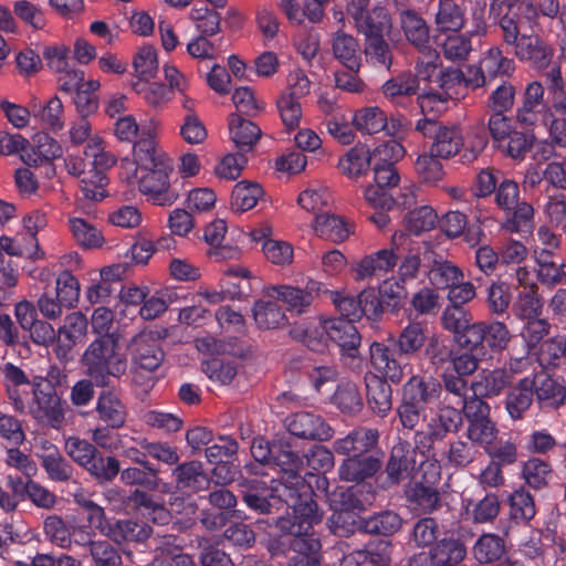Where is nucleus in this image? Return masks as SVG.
I'll return each mask as SVG.
<instances>
[{
  "label": "nucleus",
  "instance_id": "obj_43",
  "mask_svg": "<svg viewBox=\"0 0 566 566\" xmlns=\"http://www.w3.org/2000/svg\"><path fill=\"white\" fill-rule=\"evenodd\" d=\"M334 56L348 70L359 71L360 57L358 55L359 44L357 40L342 31L333 38Z\"/></svg>",
  "mask_w": 566,
  "mask_h": 566
},
{
  "label": "nucleus",
  "instance_id": "obj_9",
  "mask_svg": "<svg viewBox=\"0 0 566 566\" xmlns=\"http://www.w3.org/2000/svg\"><path fill=\"white\" fill-rule=\"evenodd\" d=\"M355 25L365 35L364 52L367 61L385 65L389 53V12L385 6H376L364 18H358Z\"/></svg>",
  "mask_w": 566,
  "mask_h": 566
},
{
  "label": "nucleus",
  "instance_id": "obj_46",
  "mask_svg": "<svg viewBox=\"0 0 566 566\" xmlns=\"http://www.w3.org/2000/svg\"><path fill=\"white\" fill-rule=\"evenodd\" d=\"M353 125L364 135H374L387 128V114L377 106L364 107L355 112Z\"/></svg>",
  "mask_w": 566,
  "mask_h": 566
},
{
  "label": "nucleus",
  "instance_id": "obj_51",
  "mask_svg": "<svg viewBox=\"0 0 566 566\" xmlns=\"http://www.w3.org/2000/svg\"><path fill=\"white\" fill-rule=\"evenodd\" d=\"M262 196L263 189L258 182L240 181L232 190L231 206L244 212L254 208Z\"/></svg>",
  "mask_w": 566,
  "mask_h": 566
},
{
  "label": "nucleus",
  "instance_id": "obj_7",
  "mask_svg": "<svg viewBox=\"0 0 566 566\" xmlns=\"http://www.w3.org/2000/svg\"><path fill=\"white\" fill-rule=\"evenodd\" d=\"M494 195L496 206L507 214L502 229L509 232H531L534 227V208L520 200L518 184L502 177Z\"/></svg>",
  "mask_w": 566,
  "mask_h": 566
},
{
  "label": "nucleus",
  "instance_id": "obj_39",
  "mask_svg": "<svg viewBox=\"0 0 566 566\" xmlns=\"http://www.w3.org/2000/svg\"><path fill=\"white\" fill-rule=\"evenodd\" d=\"M381 468V460L375 457H349L340 468L339 475L346 481H364L373 476Z\"/></svg>",
  "mask_w": 566,
  "mask_h": 566
},
{
  "label": "nucleus",
  "instance_id": "obj_16",
  "mask_svg": "<svg viewBox=\"0 0 566 566\" xmlns=\"http://www.w3.org/2000/svg\"><path fill=\"white\" fill-rule=\"evenodd\" d=\"M467 555L464 544L458 538H442L436 542L427 553L415 554L408 559V566H457Z\"/></svg>",
  "mask_w": 566,
  "mask_h": 566
},
{
  "label": "nucleus",
  "instance_id": "obj_2",
  "mask_svg": "<svg viewBox=\"0 0 566 566\" xmlns=\"http://www.w3.org/2000/svg\"><path fill=\"white\" fill-rule=\"evenodd\" d=\"M81 365L97 387H107L112 378L119 379L127 370V358L122 350L120 335L106 333L97 336L84 350Z\"/></svg>",
  "mask_w": 566,
  "mask_h": 566
},
{
  "label": "nucleus",
  "instance_id": "obj_38",
  "mask_svg": "<svg viewBox=\"0 0 566 566\" xmlns=\"http://www.w3.org/2000/svg\"><path fill=\"white\" fill-rule=\"evenodd\" d=\"M533 382L531 378L521 379L505 397V408L513 420H521L533 403Z\"/></svg>",
  "mask_w": 566,
  "mask_h": 566
},
{
  "label": "nucleus",
  "instance_id": "obj_33",
  "mask_svg": "<svg viewBox=\"0 0 566 566\" xmlns=\"http://www.w3.org/2000/svg\"><path fill=\"white\" fill-rule=\"evenodd\" d=\"M106 536L113 542L120 544L124 542L143 543L153 535V527L145 522L133 518L117 520L105 528Z\"/></svg>",
  "mask_w": 566,
  "mask_h": 566
},
{
  "label": "nucleus",
  "instance_id": "obj_19",
  "mask_svg": "<svg viewBox=\"0 0 566 566\" xmlns=\"http://www.w3.org/2000/svg\"><path fill=\"white\" fill-rule=\"evenodd\" d=\"M127 348L132 363L140 370L154 373L164 360V352L153 333L142 332L135 335Z\"/></svg>",
  "mask_w": 566,
  "mask_h": 566
},
{
  "label": "nucleus",
  "instance_id": "obj_27",
  "mask_svg": "<svg viewBox=\"0 0 566 566\" xmlns=\"http://www.w3.org/2000/svg\"><path fill=\"white\" fill-rule=\"evenodd\" d=\"M533 394L543 409H557L565 403L566 386L563 380L541 373L531 378Z\"/></svg>",
  "mask_w": 566,
  "mask_h": 566
},
{
  "label": "nucleus",
  "instance_id": "obj_4",
  "mask_svg": "<svg viewBox=\"0 0 566 566\" xmlns=\"http://www.w3.org/2000/svg\"><path fill=\"white\" fill-rule=\"evenodd\" d=\"M239 493L244 504L259 514H271L272 509L280 503H285L287 509L292 510V520H297L301 514L312 513V509L317 504H308L295 496L289 486L281 485L275 480L271 485L259 479H242L239 482Z\"/></svg>",
  "mask_w": 566,
  "mask_h": 566
},
{
  "label": "nucleus",
  "instance_id": "obj_22",
  "mask_svg": "<svg viewBox=\"0 0 566 566\" xmlns=\"http://www.w3.org/2000/svg\"><path fill=\"white\" fill-rule=\"evenodd\" d=\"M464 82L465 76L461 70L453 67L441 70L437 75L436 83L442 92H428L422 95L420 104L422 112L426 113L427 109H433L434 105H437L438 112L442 111L446 102L449 98H453L454 94H458L453 90L457 86H462Z\"/></svg>",
  "mask_w": 566,
  "mask_h": 566
},
{
  "label": "nucleus",
  "instance_id": "obj_64",
  "mask_svg": "<svg viewBox=\"0 0 566 566\" xmlns=\"http://www.w3.org/2000/svg\"><path fill=\"white\" fill-rule=\"evenodd\" d=\"M239 443L229 436H218L212 444L205 449V455L209 463L230 460L237 455Z\"/></svg>",
  "mask_w": 566,
  "mask_h": 566
},
{
  "label": "nucleus",
  "instance_id": "obj_59",
  "mask_svg": "<svg viewBox=\"0 0 566 566\" xmlns=\"http://www.w3.org/2000/svg\"><path fill=\"white\" fill-rule=\"evenodd\" d=\"M472 319L473 317L469 310L454 305H448L440 316L442 328L451 333L453 339L463 332Z\"/></svg>",
  "mask_w": 566,
  "mask_h": 566
},
{
  "label": "nucleus",
  "instance_id": "obj_18",
  "mask_svg": "<svg viewBox=\"0 0 566 566\" xmlns=\"http://www.w3.org/2000/svg\"><path fill=\"white\" fill-rule=\"evenodd\" d=\"M27 408L32 418L44 426L57 428L64 419L62 400L52 387L48 390L38 387Z\"/></svg>",
  "mask_w": 566,
  "mask_h": 566
},
{
  "label": "nucleus",
  "instance_id": "obj_15",
  "mask_svg": "<svg viewBox=\"0 0 566 566\" xmlns=\"http://www.w3.org/2000/svg\"><path fill=\"white\" fill-rule=\"evenodd\" d=\"M491 408L482 399L472 398L464 418L467 419V438L473 443L483 446V449L494 441L499 430L490 417Z\"/></svg>",
  "mask_w": 566,
  "mask_h": 566
},
{
  "label": "nucleus",
  "instance_id": "obj_8",
  "mask_svg": "<svg viewBox=\"0 0 566 566\" xmlns=\"http://www.w3.org/2000/svg\"><path fill=\"white\" fill-rule=\"evenodd\" d=\"M272 459L269 465L280 469V476L275 480L281 485L289 486V490L298 496L301 501L308 504H317L313 499V490L300 474L303 467V458L292 449L290 442L284 440L274 441Z\"/></svg>",
  "mask_w": 566,
  "mask_h": 566
},
{
  "label": "nucleus",
  "instance_id": "obj_42",
  "mask_svg": "<svg viewBox=\"0 0 566 566\" xmlns=\"http://www.w3.org/2000/svg\"><path fill=\"white\" fill-rule=\"evenodd\" d=\"M90 476L99 485L112 483L120 472L118 459L104 455L98 449L84 468Z\"/></svg>",
  "mask_w": 566,
  "mask_h": 566
},
{
  "label": "nucleus",
  "instance_id": "obj_57",
  "mask_svg": "<svg viewBox=\"0 0 566 566\" xmlns=\"http://www.w3.org/2000/svg\"><path fill=\"white\" fill-rule=\"evenodd\" d=\"M107 185V177L101 169H92L87 175L83 176L80 180V189L83 193V199L97 202L103 200L107 192L105 186Z\"/></svg>",
  "mask_w": 566,
  "mask_h": 566
},
{
  "label": "nucleus",
  "instance_id": "obj_11",
  "mask_svg": "<svg viewBox=\"0 0 566 566\" xmlns=\"http://www.w3.org/2000/svg\"><path fill=\"white\" fill-rule=\"evenodd\" d=\"M488 126L497 149L512 159H524L534 145V134L515 129L506 116L492 114Z\"/></svg>",
  "mask_w": 566,
  "mask_h": 566
},
{
  "label": "nucleus",
  "instance_id": "obj_30",
  "mask_svg": "<svg viewBox=\"0 0 566 566\" xmlns=\"http://www.w3.org/2000/svg\"><path fill=\"white\" fill-rule=\"evenodd\" d=\"M441 384L433 377L412 376L402 387V399L421 408L440 399Z\"/></svg>",
  "mask_w": 566,
  "mask_h": 566
},
{
  "label": "nucleus",
  "instance_id": "obj_3",
  "mask_svg": "<svg viewBox=\"0 0 566 566\" xmlns=\"http://www.w3.org/2000/svg\"><path fill=\"white\" fill-rule=\"evenodd\" d=\"M322 520V513L318 505L311 512L301 514L297 520L291 517H279L276 520L277 528L287 536L289 548L294 553L286 563V566H322L319 555L322 545L314 532V525Z\"/></svg>",
  "mask_w": 566,
  "mask_h": 566
},
{
  "label": "nucleus",
  "instance_id": "obj_14",
  "mask_svg": "<svg viewBox=\"0 0 566 566\" xmlns=\"http://www.w3.org/2000/svg\"><path fill=\"white\" fill-rule=\"evenodd\" d=\"M147 174L139 181V190L148 200L160 207H169L178 199V191L170 186L169 174L172 172L170 160L158 163L154 168H145Z\"/></svg>",
  "mask_w": 566,
  "mask_h": 566
},
{
  "label": "nucleus",
  "instance_id": "obj_41",
  "mask_svg": "<svg viewBox=\"0 0 566 566\" xmlns=\"http://www.w3.org/2000/svg\"><path fill=\"white\" fill-rule=\"evenodd\" d=\"M480 455L479 448L471 440L457 439L449 442L448 449L442 453L444 465L463 469L469 467Z\"/></svg>",
  "mask_w": 566,
  "mask_h": 566
},
{
  "label": "nucleus",
  "instance_id": "obj_29",
  "mask_svg": "<svg viewBox=\"0 0 566 566\" xmlns=\"http://www.w3.org/2000/svg\"><path fill=\"white\" fill-rule=\"evenodd\" d=\"M511 382L512 375L506 369H483L471 382L470 388L473 391L472 398L483 400V398L497 397L506 387L511 385Z\"/></svg>",
  "mask_w": 566,
  "mask_h": 566
},
{
  "label": "nucleus",
  "instance_id": "obj_28",
  "mask_svg": "<svg viewBox=\"0 0 566 566\" xmlns=\"http://www.w3.org/2000/svg\"><path fill=\"white\" fill-rule=\"evenodd\" d=\"M505 542L496 534H482L472 548L474 559L479 565H489L497 563V566H520L516 562L503 559L505 556Z\"/></svg>",
  "mask_w": 566,
  "mask_h": 566
},
{
  "label": "nucleus",
  "instance_id": "obj_62",
  "mask_svg": "<svg viewBox=\"0 0 566 566\" xmlns=\"http://www.w3.org/2000/svg\"><path fill=\"white\" fill-rule=\"evenodd\" d=\"M535 260L538 264V277L542 283L554 286L558 281L559 258L548 249L535 250Z\"/></svg>",
  "mask_w": 566,
  "mask_h": 566
},
{
  "label": "nucleus",
  "instance_id": "obj_23",
  "mask_svg": "<svg viewBox=\"0 0 566 566\" xmlns=\"http://www.w3.org/2000/svg\"><path fill=\"white\" fill-rule=\"evenodd\" d=\"M307 290H302L291 285H271L265 289V295L269 298L281 301L287 305L289 311L303 313L313 302V293L321 292V283L310 282Z\"/></svg>",
  "mask_w": 566,
  "mask_h": 566
},
{
  "label": "nucleus",
  "instance_id": "obj_47",
  "mask_svg": "<svg viewBox=\"0 0 566 566\" xmlns=\"http://www.w3.org/2000/svg\"><path fill=\"white\" fill-rule=\"evenodd\" d=\"M516 316L525 319L539 316L543 311V301L538 294V286L535 283L524 285L518 292L516 301L513 305Z\"/></svg>",
  "mask_w": 566,
  "mask_h": 566
},
{
  "label": "nucleus",
  "instance_id": "obj_60",
  "mask_svg": "<svg viewBox=\"0 0 566 566\" xmlns=\"http://www.w3.org/2000/svg\"><path fill=\"white\" fill-rule=\"evenodd\" d=\"M71 231L75 241L85 249L99 248L104 238L102 232L84 219L74 218L70 220Z\"/></svg>",
  "mask_w": 566,
  "mask_h": 566
},
{
  "label": "nucleus",
  "instance_id": "obj_55",
  "mask_svg": "<svg viewBox=\"0 0 566 566\" xmlns=\"http://www.w3.org/2000/svg\"><path fill=\"white\" fill-rule=\"evenodd\" d=\"M363 489L361 484L345 490L339 489L331 497L332 510L363 512L365 510V501L361 499Z\"/></svg>",
  "mask_w": 566,
  "mask_h": 566
},
{
  "label": "nucleus",
  "instance_id": "obj_12",
  "mask_svg": "<svg viewBox=\"0 0 566 566\" xmlns=\"http://www.w3.org/2000/svg\"><path fill=\"white\" fill-rule=\"evenodd\" d=\"M419 56L416 60V75L401 73L391 78V97L398 95H412L418 87V80L436 82L441 64L439 52L431 45L417 49Z\"/></svg>",
  "mask_w": 566,
  "mask_h": 566
},
{
  "label": "nucleus",
  "instance_id": "obj_25",
  "mask_svg": "<svg viewBox=\"0 0 566 566\" xmlns=\"http://www.w3.org/2000/svg\"><path fill=\"white\" fill-rule=\"evenodd\" d=\"M463 411L455 406L441 405L436 417L428 423V448L434 442H440L449 433H458L463 426Z\"/></svg>",
  "mask_w": 566,
  "mask_h": 566
},
{
  "label": "nucleus",
  "instance_id": "obj_52",
  "mask_svg": "<svg viewBox=\"0 0 566 566\" xmlns=\"http://www.w3.org/2000/svg\"><path fill=\"white\" fill-rule=\"evenodd\" d=\"M510 517L515 523H526L531 521L535 514L534 499L530 492L518 489L510 495Z\"/></svg>",
  "mask_w": 566,
  "mask_h": 566
},
{
  "label": "nucleus",
  "instance_id": "obj_53",
  "mask_svg": "<svg viewBox=\"0 0 566 566\" xmlns=\"http://www.w3.org/2000/svg\"><path fill=\"white\" fill-rule=\"evenodd\" d=\"M420 258L418 255H408L406 256L398 268V279L396 281V286L398 291L394 293L391 291V307H397L402 304V301L407 297V291L402 286L406 282L413 280L420 268Z\"/></svg>",
  "mask_w": 566,
  "mask_h": 566
},
{
  "label": "nucleus",
  "instance_id": "obj_26",
  "mask_svg": "<svg viewBox=\"0 0 566 566\" xmlns=\"http://www.w3.org/2000/svg\"><path fill=\"white\" fill-rule=\"evenodd\" d=\"M129 502L143 516L155 525L166 526L172 522V513L165 502L142 489L130 492Z\"/></svg>",
  "mask_w": 566,
  "mask_h": 566
},
{
  "label": "nucleus",
  "instance_id": "obj_44",
  "mask_svg": "<svg viewBox=\"0 0 566 566\" xmlns=\"http://www.w3.org/2000/svg\"><path fill=\"white\" fill-rule=\"evenodd\" d=\"M133 154L138 167L154 168L158 163L169 160L163 153L156 148V144L150 133L143 130L138 140L133 142Z\"/></svg>",
  "mask_w": 566,
  "mask_h": 566
},
{
  "label": "nucleus",
  "instance_id": "obj_50",
  "mask_svg": "<svg viewBox=\"0 0 566 566\" xmlns=\"http://www.w3.org/2000/svg\"><path fill=\"white\" fill-rule=\"evenodd\" d=\"M84 546L92 558L93 566H120L119 549L107 539L88 541Z\"/></svg>",
  "mask_w": 566,
  "mask_h": 566
},
{
  "label": "nucleus",
  "instance_id": "obj_17",
  "mask_svg": "<svg viewBox=\"0 0 566 566\" xmlns=\"http://www.w3.org/2000/svg\"><path fill=\"white\" fill-rule=\"evenodd\" d=\"M17 322L23 331L29 332L31 340L39 346L54 344L56 332L46 321L38 318L35 305L27 300L20 301L14 306Z\"/></svg>",
  "mask_w": 566,
  "mask_h": 566
},
{
  "label": "nucleus",
  "instance_id": "obj_58",
  "mask_svg": "<svg viewBox=\"0 0 566 566\" xmlns=\"http://www.w3.org/2000/svg\"><path fill=\"white\" fill-rule=\"evenodd\" d=\"M333 402L345 413H356L363 408V398L354 382L339 385L333 396Z\"/></svg>",
  "mask_w": 566,
  "mask_h": 566
},
{
  "label": "nucleus",
  "instance_id": "obj_31",
  "mask_svg": "<svg viewBox=\"0 0 566 566\" xmlns=\"http://www.w3.org/2000/svg\"><path fill=\"white\" fill-rule=\"evenodd\" d=\"M95 411L98 420L111 429H119L125 424L127 409L114 391L103 390L99 392Z\"/></svg>",
  "mask_w": 566,
  "mask_h": 566
},
{
  "label": "nucleus",
  "instance_id": "obj_34",
  "mask_svg": "<svg viewBox=\"0 0 566 566\" xmlns=\"http://www.w3.org/2000/svg\"><path fill=\"white\" fill-rule=\"evenodd\" d=\"M396 11L399 13L400 28L407 41L416 49L428 46L429 28L426 21L411 9H405L396 1Z\"/></svg>",
  "mask_w": 566,
  "mask_h": 566
},
{
  "label": "nucleus",
  "instance_id": "obj_45",
  "mask_svg": "<svg viewBox=\"0 0 566 566\" xmlns=\"http://www.w3.org/2000/svg\"><path fill=\"white\" fill-rule=\"evenodd\" d=\"M275 301L259 300L254 303L252 313L259 328L272 329L285 324L286 316Z\"/></svg>",
  "mask_w": 566,
  "mask_h": 566
},
{
  "label": "nucleus",
  "instance_id": "obj_24",
  "mask_svg": "<svg viewBox=\"0 0 566 566\" xmlns=\"http://www.w3.org/2000/svg\"><path fill=\"white\" fill-rule=\"evenodd\" d=\"M171 471L175 488L180 492L195 494L209 486L210 479L205 472L203 463L198 460L185 461L175 464Z\"/></svg>",
  "mask_w": 566,
  "mask_h": 566
},
{
  "label": "nucleus",
  "instance_id": "obj_32",
  "mask_svg": "<svg viewBox=\"0 0 566 566\" xmlns=\"http://www.w3.org/2000/svg\"><path fill=\"white\" fill-rule=\"evenodd\" d=\"M355 280L364 281L376 277L381 283L378 286L387 287V273L389 272V249H381L363 258L354 268Z\"/></svg>",
  "mask_w": 566,
  "mask_h": 566
},
{
  "label": "nucleus",
  "instance_id": "obj_40",
  "mask_svg": "<svg viewBox=\"0 0 566 566\" xmlns=\"http://www.w3.org/2000/svg\"><path fill=\"white\" fill-rule=\"evenodd\" d=\"M442 390L444 396L441 400V405L455 406L460 410L468 411L472 397H468V380L454 374L444 373L442 375Z\"/></svg>",
  "mask_w": 566,
  "mask_h": 566
},
{
  "label": "nucleus",
  "instance_id": "obj_21",
  "mask_svg": "<svg viewBox=\"0 0 566 566\" xmlns=\"http://www.w3.org/2000/svg\"><path fill=\"white\" fill-rule=\"evenodd\" d=\"M287 431L301 439L327 441L333 438V428L319 416L308 411L295 412L285 420Z\"/></svg>",
  "mask_w": 566,
  "mask_h": 566
},
{
  "label": "nucleus",
  "instance_id": "obj_13",
  "mask_svg": "<svg viewBox=\"0 0 566 566\" xmlns=\"http://www.w3.org/2000/svg\"><path fill=\"white\" fill-rule=\"evenodd\" d=\"M416 129L433 140L430 151L443 159L453 157L463 146L462 134L457 126H446L433 118L424 117L417 123Z\"/></svg>",
  "mask_w": 566,
  "mask_h": 566
},
{
  "label": "nucleus",
  "instance_id": "obj_5",
  "mask_svg": "<svg viewBox=\"0 0 566 566\" xmlns=\"http://www.w3.org/2000/svg\"><path fill=\"white\" fill-rule=\"evenodd\" d=\"M389 347L380 342L369 346V369L365 375L367 400L371 410L380 417L389 412Z\"/></svg>",
  "mask_w": 566,
  "mask_h": 566
},
{
  "label": "nucleus",
  "instance_id": "obj_6",
  "mask_svg": "<svg viewBox=\"0 0 566 566\" xmlns=\"http://www.w3.org/2000/svg\"><path fill=\"white\" fill-rule=\"evenodd\" d=\"M331 298L339 317L350 322H358L364 315L375 321L384 313L385 305L389 304V293L385 286H370L357 296L331 292Z\"/></svg>",
  "mask_w": 566,
  "mask_h": 566
},
{
  "label": "nucleus",
  "instance_id": "obj_49",
  "mask_svg": "<svg viewBox=\"0 0 566 566\" xmlns=\"http://www.w3.org/2000/svg\"><path fill=\"white\" fill-rule=\"evenodd\" d=\"M41 465L48 478L54 482H69L73 475L72 464L54 449L40 455Z\"/></svg>",
  "mask_w": 566,
  "mask_h": 566
},
{
  "label": "nucleus",
  "instance_id": "obj_48",
  "mask_svg": "<svg viewBox=\"0 0 566 566\" xmlns=\"http://www.w3.org/2000/svg\"><path fill=\"white\" fill-rule=\"evenodd\" d=\"M464 12L453 0H440L436 24L441 32H458L464 25Z\"/></svg>",
  "mask_w": 566,
  "mask_h": 566
},
{
  "label": "nucleus",
  "instance_id": "obj_35",
  "mask_svg": "<svg viewBox=\"0 0 566 566\" xmlns=\"http://www.w3.org/2000/svg\"><path fill=\"white\" fill-rule=\"evenodd\" d=\"M229 130L231 140L238 150L243 154L253 149L262 134L256 124L243 118L239 114L230 115Z\"/></svg>",
  "mask_w": 566,
  "mask_h": 566
},
{
  "label": "nucleus",
  "instance_id": "obj_20",
  "mask_svg": "<svg viewBox=\"0 0 566 566\" xmlns=\"http://www.w3.org/2000/svg\"><path fill=\"white\" fill-rule=\"evenodd\" d=\"M323 332L339 346L343 354L350 358L359 355L361 336L355 326V322L344 317H332L321 321Z\"/></svg>",
  "mask_w": 566,
  "mask_h": 566
},
{
  "label": "nucleus",
  "instance_id": "obj_56",
  "mask_svg": "<svg viewBox=\"0 0 566 566\" xmlns=\"http://www.w3.org/2000/svg\"><path fill=\"white\" fill-rule=\"evenodd\" d=\"M438 216L431 207L422 206L409 211L403 218L406 229L413 233L429 231L436 227Z\"/></svg>",
  "mask_w": 566,
  "mask_h": 566
},
{
  "label": "nucleus",
  "instance_id": "obj_63",
  "mask_svg": "<svg viewBox=\"0 0 566 566\" xmlns=\"http://www.w3.org/2000/svg\"><path fill=\"white\" fill-rule=\"evenodd\" d=\"M552 473L551 465L538 458L527 460L522 470L525 482L533 489H542L547 485Z\"/></svg>",
  "mask_w": 566,
  "mask_h": 566
},
{
  "label": "nucleus",
  "instance_id": "obj_37",
  "mask_svg": "<svg viewBox=\"0 0 566 566\" xmlns=\"http://www.w3.org/2000/svg\"><path fill=\"white\" fill-rule=\"evenodd\" d=\"M405 495L410 505L430 514L441 506L439 491L432 485L422 482L412 481L407 484Z\"/></svg>",
  "mask_w": 566,
  "mask_h": 566
},
{
  "label": "nucleus",
  "instance_id": "obj_1",
  "mask_svg": "<svg viewBox=\"0 0 566 566\" xmlns=\"http://www.w3.org/2000/svg\"><path fill=\"white\" fill-rule=\"evenodd\" d=\"M339 170L350 179H358L370 168L374 175L373 182L366 186L364 198L376 210L369 220L384 229L389 218V142H384L373 150L364 146L350 148L338 161Z\"/></svg>",
  "mask_w": 566,
  "mask_h": 566
},
{
  "label": "nucleus",
  "instance_id": "obj_10",
  "mask_svg": "<svg viewBox=\"0 0 566 566\" xmlns=\"http://www.w3.org/2000/svg\"><path fill=\"white\" fill-rule=\"evenodd\" d=\"M503 41L514 48V54L521 61L528 62L535 69L548 66L552 51L536 34H521L518 20L504 14L500 20Z\"/></svg>",
  "mask_w": 566,
  "mask_h": 566
},
{
  "label": "nucleus",
  "instance_id": "obj_36",
  "mask_svg": "<svg viewBox=\"0 0 566 566\" xmlns=\"http://www.w3.org/2000/svg\"><path fill=\"white\" fill-rule=\"evenodd\" d=\"M314 231L319 238L334 243L344 242L353 232L344 218L331 213H316Z\"/></svg>",
  "mask_w": 566,
  "mask_h": 566
},
{
  "label": "nucleus",
  "instance_id": "obj_54",
  "mask_svg": "<svg viewBox=\"0 0 566 566\" xmlns=\"http://www.w3.org/2000/svg\"><path fill=\"white\" fill-rule=\"evenodd\" d=\"M360 512L357 511H338L333 510L328 518V526L333 534L339 537H348L360 530L361 518Z\"/></svg>",
  "mask_w": 566,
  "mask_h": 566
},
{
  "label": "nucleus",
  "instance_id": "obj_61",
  "mask_svg": "<svg viewBox=\"0 0 566 566\" xmlns=\"http://www.w3.org/2000/svg\"><path fill=\"white\" fill-rule=\"evenodd\" d=\"M413 463V450L407 442L391 448V482H398L408 475Z\"/></svg>",
  "mask_w": 566,
  "mask_h": 566
}]
</instances>
